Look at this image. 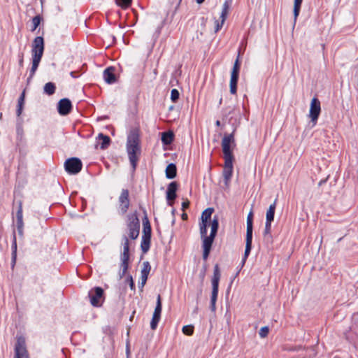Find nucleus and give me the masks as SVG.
I'll return each mask as SVG.
<instances>
[{
	"instance_id": "obj_20",
	"label": "nucleus",
	"mask_w": 358,
	"mask_h": 358,
	"mask_svg": "<svg viewBox=\"0 0 358 358\" xmlns=\"http://www.w3.org/2000/svg\"><path fill=\"white\" fill-rule=\"evenodd\" d=\"M114 68H107L103 72L104 80L107 83L111 84L116 81V77L114 73Z\"/></svg>"
},
{
	"instance_id": "obj_44",
	"label": "nucleus",
	"mask_w": 358,
	"mask_h": 358,
	"mask_svg": "<svg viewBox=\"0 0 358 358\" xmlns=\"http://www.w3.org/2000/svg\"><path fill=\"white\" fill-rule=\"evenodd\" d=\"M13 248H14V253H15V250L17 248V244H16V237L15 234L13 235Z\"/></svg>"
},
{
	"instance_id": "obj_11",
	"label": "nucleus",
	"mask_w": 358,
	"mask_h": 358,
	"mask_svg": "<svg viewBox=\"0 0 358 358\" xmlns=\"http://www.w3.org/2000/svg\"><path fill=\"white\" fill-rule=\"evenodd\" d=\"M94 291V294L91 296V305L94 307H101L105 301L104 291L100 287H95Z\"/></svg>"
},
{
	"instance_id": "obj_43",
	"label": "nucleus",
	"mask_w": 358,
	"mask_h": 358,
	"mask_svg": "<svg viewBox=\"0 0 358 358\" xmlns=\"http://www.w3.org/2000/svg\"><path fill=\"white\" fill-rule=\"evenodd\" d=\"M128 269L125 268H122V271L120 273L119 275H120V278H122L123 276L126 274L127 271Z\"/></svg>"
},
{
	"instance_id": "obj_13",
	"label": "nucleus",
	"mask_w": 358,
	"mask_h": 358,
	"mask_svg": "<svg viewBox=\"0 0 358 358\" xmlns=\"http://www.w3.org/2000/svg\"><path fill=\"white\" fill-rule=\"evenodd\" d=\"M178 187L177 182H171L167 187L166 190V199L168 205L172 206L174 203V200L177 197L176 192Z\"/></svg>"
},
{
	"instance_id": "obj_39",
	"label": "nucleus",
	"mask_w": 358,
	"mask_h": 358,
	"mask_svg": "<svg viewBox=\"0 0 358 358\" xmlns=\"http://www.w3.org/2000/svg\"><path fill=\"white\" fill-rule=\"evenodd\" d=\"M126 282L129 283V285L131 289L134 290L135 289L134 282L131 275H129L126 279Z\"/></svg>"
},
{
	"instance_id": "obj_21",
	"label": "nucleus",
	"mask_w": 358,
	"mask_h": 358,
	"mask_svg": "<svg viewBox=\"0 0 358 358\" xmlns=\"http://www.w3.org/2000/svg\"><path fill=\"white\" fill-rule=\"evenodd\" d=\"M166 177L169 179H173L176 178L177 174V168L176 164L171 163L169 164L166 169Z\"/></svg>"
},
{
	"instance_id": "obj_23",
	"label": "nucleus",
	"mask_w": 358,
	"mask_h": 358,
	"mask_svg": "<svg viewBox=\"0 0 358 358\" xmlns=\"http://www.w3.org/2000/svg\"><path fill=\"white\" fill-rule=\"evenodd\" d=\"M276 206V199L273 202V204L270 205L267 212H266V222H272L274 220V214H275V210Z\"/></svg>"
},
{
	"instance_id": "obj_36",
	"label": "nucleus",
	"mask_w": 358,
	"mask_h": 358,
	"mask_svg": "<svg viewBox=\"0 0 358 358\" xmlns=\"http://www.w3.org/2000/svg\"><path fill=\"white\" fill-rule=\"evenodd\" d=\"M269 332V329L268 327H263L260 329L259 334L261 338H266Z\"/></svg>"
},
{
	"instance_id": "obj_51",
	"label": "nucleus",
	"mask_w": 358,
	"mask_h": 358,
	"mask_svg": "<svg viewBox=\"0 0 358 358\" xmlns=\"http://www.w3.org/2000/svg\"><path fill=\"white\" fill-rule=\"evenodd\" d=\"M71 76H72V77H73V78H76V76H75V72H73V71L71 72Z\"/></svg>"
},
{
	"instance_id": "obj_4",
	"label": "nucleus",
	"mask_w": 358,
	"mask_h": 358,
	"mask_svg": "<svg viewBox=\"0 0 358 358\" xmlns=\"http://www.w3.org/2000/svg\"><path fill=\"white\" fill-rule=\"evenodd\" d=\"M220 271L218 264L214 266L213 276L212 278V293L210 298V310L215 312L216 310V301L218 294L219 282L220 279Z\"/></svg>"
},
{
	"instance_id": "obj_32",
	"label": "nucleus",
	"mask_w": 358,
	"mask_h": 358,
	"mask_svg": "<svg viewBox=\"0 0 358 358\" xmlns=\"http://www.w3.org/2000/svg\"><path fill=\"white\" fill-rule=\"evenodd\" d=\"M41 20V17H40V15H36V16L33 17V19H32V28H31V31H35L36 29V28L40 24Z\"/></svg>"
},
{
	"instance_id": "obj_9",
	"label": "nucleus",
	"mask_w": 358,
	"mask_h": 358,
	"mask_svg": "<svg viewBox=\"0 0 358 358\" xmlns=\"http://www.w3.org/2000/svg\"><path fill=\"white\" fill-rule=\"evenodd\" d=\"M321 112L320 101L318 99L314 97L311 100L309 117L313 125L316 124L317 119Z\"/></svg>"
},
{
	"instance_id": "obj_24",
	"label": "nucleus",
	"mask_w": 358,
	"mask_h": 358,
	"mask_svg": "<svg viewBox=\"0 0 358 358\" xmlns=\"http://www.w3.org/2000/svg\"><path fill=\"white\" fill-rule=\"evenodd\" d=\"M24 99H25V90L22 92L20 96L17 101V115L19 117L21 115L23 110V107L24 105Z\"/></svg>"
},
{
	"instance_id": "obj_1",
	"label": "nucleus",
	"mask_w": 358,
	"mask_h": 358,
	"mask_svg": "<svg viewBox=\"0 0 358 358\" xmlns=\"http://www.w3.org/2000/svg\"><path fill=\"white\" fill-rule=\"evenodd\" d=\"M234 143V134H225L222 141V148L224 154V166L223 169V176L227 187L229 186L230 179L233 172L234 156L230 149V144Z\"/></svg>"
},
{
	"instance_id": "obj_10",
	"label": "nucleus",
	"mask_w": 358,
	"mask_h": 358,
	"mask_svg": "<svg viewBox=\"0 0 358 358\" xmlns=\"http://www.w3.org/2000/svg\"><path fill=\"white\" fill-rule=\"evenodd\" d=\"M14 358H29V354L26 348L25 340L19 337L15 345Z\"/></svg>"
},
{
	"instance_id": "obj_31",
	"label": "nucleus",
	"mask_w": 358,
	"mask_h": 358,
	"mask_svg": "<svg viewBox=\"0 0 358 358\" xmlns=\"http://www.w3.org/2000/svg\"><path fill=\"white\" fill-rule=\"evenodd\" d=\"M303 0H294V20H296L297 17L299 15L301 5L302 3Z\"/></svg>"
},
{
	"instance_id": "obj_26",
	"label": "nucleus",
	"mask_w": 358,
	"mask_h": 358,
	"mask_svg": "<svg viewBox=\"0 0 358 358\" xmlns=\"http://www.w3.org/2000/svg\"><path fill=\"white\" fill-rule=\"evenodd\" d=\"M173 133L171 131L163 132L162 134V141L164 145H169L173 141Z\"/></svg>"
},
{
	"instance_id": "obj_18",
	"label": "nucleus",
	"mask_w": 358,
	"mask_h": 358,
	"mask_svg": "<svg viewBox=\"0 0 358 358\" xmlns=\"http://www.w3.org/2000/svg\"><path fill=\"white\" fill-rule=\"evenodd\" d=\"M97 143L94 145L96 148L100 145V148L101 150L106 149L110 143V138L109 136L103 135V134H99L97 139Z\"/></svg>"
},
{
	"instance_id": "obj_49",
	"label": "nucleus",
	"mask_w": 358,
	"mask_h": 358,
	"mask_svg": "<svg viewBox=\"0 0 358 358\" xmlns=\"http://www.w3.org/2000/svg\"><path fill=\"white\" fill-rule=\"evenodd\" d=\"M196 3H199V4H201L205 0H196Z\"/></svg>"
},
{
	"instance_id": "obj_47",
	"label": "nucleus",
	"mask_w": 358,
	"mask_h": 358,
	"mask_svg": "<svg viewBox=\"0 0 358 358\" xmlns=\"http://www.w3.org/2000/svg\"><path fill=\"white\" fill-rule=\"evenodd\" d=\"M143 227H145V226L150 225V222L147 217H145V220L143 221Z\"/></svg>"
},
{
	"instance_id": "obj_16",
	"label": "nucleus",
	"mask_w": 358,
	"mask_h": 358,
	"mask_svg": "<svg viewBox=\"0 0 358 358\" xmlns=\"http://www.w3.org/2000/svg\"><path fill=\"white\" fill-rule=\"evenodd\" d=\"M119 203L122 213H126L129 206V191L127 189H122L119 197Z\"/></svg>"
},
{
	"instance_id": "obj_46",
	"label": "nucleus",
	"mask_w": 358,
	"mask_h": 358,
	"mask_svg": "<svg viewBox=\"0 0 358 358\" xmlns=\"http://www.w3.org/2000/svg\"><path fill=\"white\" fill-rule=\"evenodd\" d=\"M121 268H125L128 269L129 268V262H122L121 263Z\"/></svg>"
},
{
	"instance_id": "obj_42",
	"label": "nucleus",
	"mask_w": 358,
	"mask_h": 358,
	"mask_svg": "<svg viewBox=\"0 0 358 358\" xmlns=\"http://www.w3.org/2000/svg\"><path fill=\"white\" fill-rule=\"evenodd\" d=\"M189 201L187 199H186L182 203V210H185L187 208H189Z\"/></svg>"
},
{
	"instance_id": "obj_33",
	"label": "nucleus",
	"mask_w": 358,
	"mask_h": 358,
	"mask_svg": "<svg viewBox=\"0 0 358 358\" xmlns=\"http://www.w3.org/2000/svg\"><path fill=\"white\" fill-rule=\"evenodd\" d=\"M182 332L187 336L192 335L194 332V327L192 325H187L182 327Z\"/></svg>"
},
{
	"instance_id": "obj_3",
	"label": "nucleus",
	"mask_w": 358,
	"mask_h": 358,
	"mask_svg": "<svg viewBox=\"0 0 358 358\" xmlns=\"http://www.w3.org/2000/svg\"><path fill=\"white\" fill-rule=\"evenodd\" d=\"M127 150L130 163L133 169L135 170L138 160V155L141 154L140 139L138 130L133 129L130 131L127 138Z\"/></svg>"
},
{
	"instance_id": "obj_38",
	"label": "nucleus",
	"mask_w": 358,
	"mask_h": 358,
	"mask_svg": "<svg viewBox=\"0 0 358 358\" xmlns=\"http://www.w3.org/2000/svg\"><path fill=\"white\" fill-rule=\"evenodd\" d=\"M171 99L173 102H176L179 99V92L176 89L171 90Z\"/></svg>"
},
{
	"instance_id": "obj_48",
	"label": "nucleus",
	"mask_w": 358,
	"mask_h": 358,
	"mask_svg": "<svg viewBox=\"0 0 358 358\" xmlns=\"http://www.w3.org/2000/svg\"><path fill=\"white\" fill-rule=\"evenodd\" d=\"M182 219L183 220H187V215L186 213H183V214L182 215Z\"/></svg>"
},
{
	"instance_id": "obj_37",
	"label": "nucleus",
	"mask_w": 358,
	"mask_h": 358,
	"mask_svg": "<svg viewBox=\"0 0 358 358\" xmlns=\"http://www.w3.org/2000/svg\"><path fill=\"white\" fill-rule=\"evenodd\" d=\"M142 236L151 238V227H150V225L145 226V227H143V236Z\"/></svg>"
},
{
	"instance_id": "obj_34",
	"label": "nucleus",
	"mask_w": 358,
	"mask_h": 358,
	"mask_svg": "<svg viewBox=\"0 0 358 358\" xmlns=\"http://www.w3.org/2000/svg\"><path fill=\"white\" fill-rule=\"evenodd\" d=\"M116 2L122 8H126L131 5V0H116Z\"/></svg>"
},
{
	"instance_id": "obj_40",
	"label": "nucleus",
	"mask_w": 358,
	"mask_h": 358,
	"mask_svg": "<svg viewBox=\"0 0 358 358\" xmlns=\"http://www.w3.org/2000/svg\"><path fill=\"white\" fill-rule=\"evenodd\" d=\"M271 228V222H268L266 221L265 229H264V235L265 236L270 234Z\"/></svg>"
},
{
	"instance_id": "obj_19",
	"label": "nucleus",
	"mask_w": 358,
	"mask_h": 358,
	"mask_svg": "<svg viewBox=\"0 0 358 358\" xmlns=\"http://www.w3.org/2000/svg\"><path fill=\"white\" fill-rule=\"evenodd\" d=\"M151 270L150 264L148 262H144L143 263V268L141 270V287H143L148 280V275Z\"/></svg>"
},
{
	"instance_id": "obj_52",
	"label": "nucleus",
	"mask_w": 358,
	"mask_h": 358,
	"mask_svg": "<svg viewBox=\"0 0 358 358\" xmlns=\"http://www.w3.org/2000/svg\"><path fill=\"white\" fill-rule=\"evenodd\" d=\"M127 353L129 354V347L127 346Z\"/></svg>"
},
{
	"instance_id": "obj_15",
	"label": "nucleus",
	"mask_w": 358,
	"mask_h": 358,
	"mask_svg": "<svg viewBox=\"0 0 358 358\" xmlns=\"http://www.w3.org/2000/svg\"><path fill=\"white\" fill-rule=\"evenodd\" d=\"M16 226L18 234L20 236H23L24 222L22 214V202L18 201V208L16 213Z\"/></svg>"
},
{
	"instance_id": "obj_7",
	"label": "nucleus",
	"mask_w": 358,
	"mask_h": 358,
	"mask_svg": "<svg viewBox=\"0 0 358 358\" xmlns=\"http://www.w3.org/2000/svg\"><path fill=\"white\" fill-rule=\"evenodd\" d=\"M83 167L82 162L77 157H71L67 159L64 162V169L69 174L78 173Z\"/></svg>"
},
{
	"instance_id": "obj_6",
	"label": "nucleus",
	"mask_w": 358,
	"mask_h": 358,
	"mask_svg": "<svg viewBox=\"0 0 358 358\" xmlns=\"http://www.w3.org/2000/svg\"><path fill=\"white\" fill-rule=\"evenodd\" d=\"M127 229L129 230V237L135 240L139 235L140 223L136 215L128 216Z\"/></svg>"
},
{
	"instance_id": "obj_14",
	"label": "nucleus",
	"mask_w": 358,
	"mask_h": 358,
	"mask_svg": "<svg viewBox=\"0 0 358 358\" xmlns=\"http://www.w3.org/2000/svg\"><path fill=\"white\" fill-rule=\"evenodd\" d=\"M71 110L72 103L69 99L64 98L59 100L57 104V110L61 115H66L69 114Z\"/></svg>"
},
{
	"instance_id": "obj_27",
	"label": "nucleus",
	"mask_w": 358,
	"mask_h": 358,
	"mask_svg": "<svg viewBox=\"0 0 358 358\" xmlns=\"http://www.w3.org/2000/svg\"><path fill=\"white\" fill-rule=\"evenodd\" d=\"M56 90V86L55 83L52 82L47 83L43 87L44 93L48 96H51L55 94Z\"/></svg>"
},
{
	"instance_id": "obj_8",
	"label": "nucleus",
	"mask_w": 358,
	"mask_h": 358,
	"mask_svg": "<svg viewBox=\"0 0 358 358\" xmlns=\"http://www.w3.org/2000/svg\"><path fill=\"white\" fill-rule=\"evenodd\" d=\"M44 51V40L41 36H37L34 38L32 43L31 55L32 58L41 59L43 57Z\"/></svg>"
},
{
	"instance_id": "obj_53",
	"label": "nucleus",
	"mask_w": 358,
	"mask_h": 358,
	"mask_svg": "<svg viewBox=\"0 0 358 358\" xmlns=\"http://www.w3.org/2000/svg\"><path fill=\"white\" fill-rule=\"evenodd\" d=\"M1 118H2V114L1 113L0 114V119H1Z\"/></svg>"
},
{
	"instance_id": "obj_30",
	"label": "nucleus",
	"mask_w": 358,
	"mask_h": 358,
	"mask_svg": "<svg viewBox=\"0 0 358 358\" xmlns=\"http://www.w3.org/2000/svg\"><path fill=\"white\" fill-rule=\"evenodd\" d=\"M150 238H151L142 236L141 248L143 253H146L149 250Z\"/></svg>"
},
{
	"instance_id": "obj_12",
	"label": "nucleus",
	"mask_w": 358,
	"mask_h": 358,
	"mask_svg": "<svg viewBox=\"0 0 358 358\" xmlns=\"http://www.w3.org/2000/svg\"><path fill=\"white\" fill-rule=\"evenodd\" d=\"M162 308V299L160 294H159L157 296L156 307L150 322V327L152 330H155L157 328V324L161 317Z\"/></svg>"
},
{
	"instance_id": "obj_29",
	"label": "nucleus",
	"mask_w": 358,
	"mask_h": 358,
	"mask_svg": "<svg viewBox=\"0 0 358 358\" xmlns=\"http://www.w3.org/2000/svg\"><path fill=\"white\" fill-rule=\"evenodd\" d=\"M214 212L213 208H206L201 215V222L208 223V221L210 219L213 213Z\"/></svg>"
},
{
	"instance_id": "obj_5",
	"label": "nucleus",
	"mask_w": 358,
	"mask_h": 358,
	"mask_svg": "<svg viewBox=\"0 0 358 358\" xmlns=\"http://www.w3.org/2000/svg\"><path fill=\"white\" fill-rule=\"evenodd\" d=\"M252 220L253 213L250 211L247 217V231H246V244L243 259V264H244L247 257H248L252 248Z\"/></svg>"
},
{
	"instance_id": "obj_54",
	"label": "nucleus",
	"mask_w": 358,
	"mask_h": 358,
	"mask_svg": "<svg viewBox=\"0 0 358 358\" xmlns=\"http://www.w3.org/2000/svg\"><path fill=\"white\" fill-rule=\"evenodd\" d=\"M129 334V330L127 331V336Z\"/></svg>"
},
{
	"instance_id": "obj_28",
	"label": "nucleus",
	"mask_w": 358,
	"mask_h": 358,
	"mask_svg": "<svg viewBox=\"0 0 358 358\" xmlns=\"http://www.w3.org/2000/svg\"><path fill=\"white\" fill-rule=\"evenodd\" d=\"M41 60V59L32 58V66H31V70H30L29 77L27 79L28 82L34 76L35 72L36 71V70H37V69L38 67V65H39V63H40Z\"/></svg>"
},
{
	"instance_id": "obj_45",
	"label": "nucleus",
	"mask_w": 358,
	"mask_h": 358,
	"mask_svg": "<svg viewBox=\"0 0 358 358\" xmlns=\"http://www.w3.org/2000/svg\"><path fill=\"white\" fill-rule=\"evenodd\" d=\"M23 62H24V59H23V54H22L20 57V59H19V65L20 66H22L23 65Z\"/></svg>"
},
{
	"instance_id": "obj_2",
	"label": "nucleus",
	"mask_w": 358,
	"mask_h": 358,
	"mask_svg": "<svg viewBox=\"0 0 358 358\" xmlns=\"http://www.w3.org/2000/svg\"><path fill=\"white\" fill-rule=\"evenodd\" d=\"M219 227V218L217 215H215L213 220L210 222V234L207 236V223L201 222L199 224V229L201 236L203 239V258L204 260H206L209 256L211 247L214 239L216 236L217 229Z\"/></svg>"
},
{
	"instance_id": "obj_35",
	"label": "nucleus",
	"mask_w": 358,
	"mask_h": 358,
	"mask_svg": "<svg viewBox=\"0 0 358 358\" xmlns=\"http://www.w3.org/2000/svg\"><path fill=\"white\" fill-rule=\"evenodd\" d=\"M239 70H240V64H239L238 58H237L234 62L231 73L238 75Z\"/></svg>"
},
{
	"instance_id": "obj_25",
	"label": "nucleus",
	"mask_w": 358,
	"mask_h": 358,
	"mask_svg": "<svg viewBox=\"0 0 358 358\" xmlns=\"http://www.w3.org/2000/svg\"><path fill=\"white\" fill-rule=\"evenodd\" d=\"M238 79V75L231 73L230 80V92L232 94H235L236 93Z\"/></svg>"
},
{
	"instance_id": "obj_41",
	"label": "nucleus",
	"mask_w": 358,
	"mask_h": 358,
	"mask_svg": "<svg viewBox=\"0 0 358 358\" xmlns=\"http://www.w3.org/2000/svg\"><path fill=\"white\" fill-rule=\"evenodd\" d=\"M224 22H222V19H221V22H219L217 20L215 21V32H217L223 26Z\"/></svg>"
},
{
	"instance_id": "obj_22",
	"label": "nucleus",
	"mask_w": 358,
	"mask_h": 358,
	"mask_svg": "<svg viewBox=\"0 0 358 358\" xmlns=\"http://www.w3.org/2000/svg\"><path fill=\"white\" fill-rule=\"evenodd\" d=\"M231 2H232V0H226L223 4L222 10V13L220 15V18L222 19V22H224L227 17V15H228L229 10L230 6L231 4Z\"/></svg>"
},
{
	"instance_id": "obj_17",
	"label": "nucleus",
	"mask_w": 358,
	"mask_h": 358,
	"mask_svg": "<svg viewBox=\"0 0 358 358\" xmlns=\"http://www.w3.org/2000/svg\"><path fill=\"white\" fill-rule=\"evenodd\" d=\"M123 243V253L121 255L122 262H129V242L128 237L124 236L122 237Z\"/></svg>"
},
{
	"instance_id": "obj_50",
	"label": "nucleus",
	"mask_w": 358,
	"mask_h": 358,
	"mask_svg": "<svg viewBox=\"0 0 358 358\" xmlns=\"http://www.w3.org/2000/svg\"><path fill=\"white\" fill-rule=\"evenodd\" d=\"M215 124L217 126H220V120H217L216 122H215Z\"/></svg>"
}]
</instances>
